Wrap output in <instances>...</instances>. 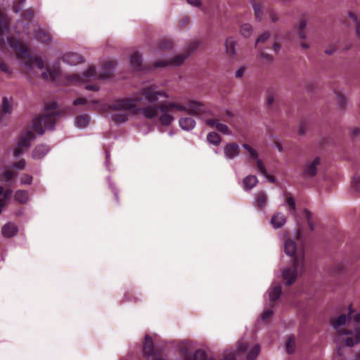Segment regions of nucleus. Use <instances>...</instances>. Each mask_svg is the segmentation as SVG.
I'll return each mask as SVG.
<instances>
[{"mask_svg": "<svg viewBox=\"0 0 360 360\" xmlns=\"http://www.w3.org/2000/svg\"><path fill=\"white\" fill-rule=\"evenodd\" d=\"M174 110L187 112L190 115L196 116L200 115H214L207 105L193 100L189 101L186 105L175 102L162 101L158 104L139 108V111L148 119L155 118L160 112L161 115L159 117V121L161 124L165 126L169 125L174 120V117L170 114Z\"/></svg>", "mask_w": 360, "mask_h": 360, "instance_id": "nucleus-1", "label": "nucleus"}, {"mask_svg": "<svg viewBox=\"0 0 360 360\" xmlns=\"http://www.w3.org/2000/svg\"><path fill=\"white\" fill-rule=\"evenodd\" d=\"M160 97L167 98L169 96L165 91H159L155 86L150 85L143 88L134 97L115 100L108 105V109L116 111L131 110L136 107V103H142L143 99L149 103H155Z\"/></svg>", "mask_w": 360, "mask_h": 360, "instance_id": "nucleus-2", "label": "nucleus"}, {"mask_svg": "<svg viewBox=\"0 0 360 360\" xmlns=\"http://www.w3.org/2000/svg\"><path fill=\"white\" fill-rule=\"evenodd\" d=\"M284 250L286 255L292 257V266L287 267L282 272V277L288 285L293 284L297 278L298 271H305L304 251L302 247H297L292 239L285 242Z\"/></svg>", "mask_w": 360, "mask_h": 360, "instance_id": "nucleus-3", "label": "nucleus"}, {"mask_svg": "<svg viewBox=\"0 0 360 360\" xmlns=\"http://www.w3.org/2000/svg\"><path fill=\"white\" fill-rule=\"evenodd\" d=\"M8 42L10 47L15 51L17 58L22 60V67L27 73H30L34 67L39 70L44 69V60L38 56L32 57L28 48L20 40L11 36L8 37Z\"/></svg>", "mask_w": 360, "mask_h": 360, "instance_id": "nucleus-4", "label": "nucleus"}, {"mask_svg": "<svg viewBox=\"0 0 360 360\" xmlns=\"http://www.w3.org/2000/svg\"><path fill=\"white\" fill-rule=\"evenodd\" d=\"M45 110V114L34 118L32 122L33 130L40 135L44 133V128L53 129L57 117L60 116L58 104L55 101L46 103Z\"/></svg>", "mask_w": 360, "mask_h": 360, "instance_id": "nucleus-5", "label": "nucleus"}, {"mask_svg": "<svg viewBox=\"0 0 360 360\" xmlns=\"http://www.w3.org/2000/svg\"><path fill=\"white\" fill-rule=\"evenodd\" d=\"M116 66V63L113 60L106 61L104 63L103 68V72L101 73L98 77L100 79H107L112 77L113 70ZM96 68L94 66H91L89 69L82 73L79 74H74L72 75H69L67 77V79L70 82H86L90 81L93 78H96Z\"/></svg>", "mask_w": 360, "mask_h": 360, "instance_id": "nucleus-6", "label": "nucleus"}, {"mask_svg": "<svg viewBox=\"0 0 360 360\" xmlns=\"http://www.w3.org/2000/svg\"><path fill=\"white\" fill-rule=\"evenodd\" d=\"M270 33L269 32H265L263 34H262L256 41V46L260 51V57L263 60H266V63L271 62L273 60V57L272 56L264 52V49L268 48V46H263L262 44H272L273 49L274 50L275 52H277L278 50L280 49V45L278 44V43L274 41V40H271L270 41Z\"/></svg>", "mask_w": 360, "mask_h": 360, "instance_id": "nucleus-7", "label": "nucleus"}, {"mask_svg": "<svg viewBox=\"0 0 360 360\" xmlns=\"http://www.w3.org/2000/svg\"><path fill=\"white\" fill-rule=\"evenodd\" d=\"M34 16V12L32 9L29 8L25 10L22 14V20L17 22L15 25V32L18 33H24L27 36H30L31 32L30 31V26L32 24V20Z\"/></svg>", "mask_w": 360, "mask_h": 360, "instance_id": "nucleus-8", "label": "nucleus"}, {"mask_svg": "<svg viewBox=\"0 0 360 360\" xmlns=\"http://www.w3.org/2000/svg\"><path fill=\"white\" fill-rule=\"evenodd\" d=\"M243 147L249 152L251 158L256 161L257 167L259 172L263 174L270 183H275L276 178L268 174L262 161L258 158L257 152L247 143H244Z\"/></svg>", "mask_w": 360, "mask_h": 360, "instance_id": "nucleus-9", "label": "nucleus"}, {"mask_svg": "<svg viewBox=\"0 0 360 360\" xmlns=\"http://www.w3.org/2000/svg\"><path fill=\"white\" fill-rule=\"evenodd\" d=\"M321 164L320 158L316 157L312 161L306 162L302 172V176L304 179L312 178L316 175L317 167Z\"/></svg>", "mask_w": 360, "mask_h": 360, "instance_id": "nucleus-10", "label": "nucleus"}, {"mask_svg": "<svg viewBox=\"0 0 360 360\" xmlns=\"http://www.w3.org/2000/svg\"><path fill=\"white\" fill-rule=\"evenodd\" d=\"M346 321L347 316L345 314H342L339 316L338 318L331 320L332 326L336 330L337 333L340 335L352 334V332L350 330L340 328L342 326L345 325Z\"/></svg>", "mask_w": 360, "mask_h": 360, "instance_id": "nucleus-11", "label": "nucleus"}, {"mask_svg": "<svg viewBox=\"0 0 360 360\" xmlns=\"http://www.w3.org/2000/svg\"><path fill=\"white\" fill-rule=\"evenodd\" d=\"M35 139L34 132L31 130H25L21 132L18 143L20 146H22L25 148H29L32 141Z\"/></svg>", "mask_w": 360, "mask_h": 360, "instance_id": "nucleus-12", "label": "nucleus"}, {"mask_svg": "<svg viewBox=\"0 0 360 360\" xmlns=\"http://www.w3.org/2000/svg\"><path fill=\"white\" fill-rule=\"evenodd\" d=\"M31 35H32L33 37L38 40L39 42L43 44H48L51 41V34L47 30L41 29L40 27H38L37 29L34 30L33 33H31V34L29 37H30Z\"/></svg>", "mask_w": 360, "mask_h": 360, "instance_id": "nucleus-13", "label": "nucleus"}, {"mask_svg": "<svg viewBox=\"0 0 360 360\" xmlns=\"http://www.w3.org/2000/svg\"><path fill=\"white\" fill-rule=\"evenodd\" d=\"M188 56V54H181L178 55L176 57H174L172 60H171L169 62L162 60L160 62H156L154 64L155 68H164L169 65H174V66H179L181 65L185 59Z\"/></svg>", "mask_w": 360, "mask_h": 360, "instance_id": "nucleus-14", "label": "nucleus"}, {"mask_svg": "<svg viewBox=\"0 0 360 360\" xmlns=\"http://www.w3.org/2000/svg\"><path fill=\"white\" fill-rule=\"evenodd\" d=\"M143 356L148 358L155 354L154 344L152 338L146 335L143 347Z\"/></svg>", "mask_w": 360, "mask_h": 360, "instance_id": "nucleus-15", "label": "nucleus"}, {"mask_svg": "<svg viewBox=\"0 0 360 360\" xmlns=\"http://www.w3.org/2000/svg\"><path fill=\"white\" fill-rule=\"evenodd\" d=\"M206 124L211 127H215L219 131L224 134H230L229 127L226 124L219 122V119H207L206 120Z\"/></svg>", "mask_w": 360, "mask_h": 360, "instance_id": "nucleus-16", "label": "nucleus"}, {"mask_svg": "<svg viewBox=\"0 0 360 360\" xmlns=\"http://www.w3.org/2000/svg\"><path fill=\"white\" fill-rule=\"evenodd\" d=\"M63 60L71 65H76L83 61L81 55L77 53H68L63 56Z\"/></svg>", "mask_w": 360, "mask_h": 360, "instance_id": "nucleus-17", "label": "nucleus"}, {"mask_svg": "<svg viewBox=\"0 0 360 360\" xmlns=\"http://www.w3.org/2000/svg\"><path fill=\"white\" fill-rule=\"evenodd\" d=\"M49 150V148L47 145H37L32 150V157L35 160H40L47 154Z\"/></svg>", "mask_w": 360, "mask_h": 360, "instance_id": "nucleus-18", "label": "nucleus"}, {"mask_svg": "<svg viewBox=\"0 0 360 360\" xmlns=\"http://www.w3.org/2000/svg\"><path fill=\"white\" fill-rule=\"evenodd\" d=\"M239 146L236 143H228L224 148V153L227 158L233 159L238 155Z\"/></svg>", "mask_w": 360, "mask_h": 360, "instance_id": "nucleus-19", "label": "nucleus"}, {"mask_svg": "<svg viewBox=\"0 0 360 360\" xmlns=\"http://www.w3.org/2000/svg\"><path fill=\"white\" fill-rule=\"evenodd\" d=\"M1 232L4 237L11 238L17 233L18 227L14 224L8 223L2 227Z\"/></svg>", "mask_w": 360, "mask_h": 360, "instance_id": "nucleus-20", "label": "nucleus"}, {"mask_svg": "<svg viewBox=\"0 0 360 360\" xmlns=\"http://www.w3.org/2000/svg\"><path fill=\"white\" fill-rule=\"evenodd\" d=\"M286 221L285 215L282 213H277L272 216L271 224L275 229H279L283 226Z\"/></svg>", "mask_w": 360, "mask_h": 360, "instance_id": "nucleus-21", "label": "nucleus"}, {"mask_svg": "<svg viewBox=\"0 0 360 360\" xmlns=\"http://www.w3.org/2000/svg\"><path fill=\"white\" fill-rule=\"evenodd\" d=\"M281 292L282 288L279 284H276L271 288L269 295L270 302L272 304L280 297Z\"/></svg>", "mask_w": 360, "mask_h": 360, "instance_id": "nucleus-22", "label": "nucleus"}, {"mask_svg": "<svg viewBox=\"0 0 360 360\" xmlns=\"http://www.w3.org/2000/svg\"><path fill=\"white\" fill-rule=\"evenodd\" d=\"M179 125L183 129L189 131L195 126V121L190 117H181L179 120Z\"/></svg>", "mask_w": 360, "mask_h": 360, "instance_id": "nucleus-23", "label": "nucleus"}, {"mask_svg": "<svg viewBox=\"0 0 360 360\" xmlns=\"http://www.w3.org/2000/svg\"><path fill=\"white\" fill-rule=\"evenodd\" d=\"M12 112V107L6 97H4L1 104V110L0 112V124L4 120V113L11 114Z\"/></svg>", "mask_w": 360, "mask_h": 360, "instance_id": "nucleus-24", "label": "nucleus"}, {"mask_svg": "<svg viewBox=\"0 0 360 360\" xmlns=\"http://www.w3.org/2000/svg\"><path fill=\"white\" fill-rule=\"evenodd\" d=\"M131 64L132 67L137 71L143 69L142 66V58L139 52H134L131 56Z\"/></svg>", "mask_w": 360, "mask_h": 360, "instance_id": "nucleus-25", "label": "nucleus"}, {"mask_svg": "<svg viewBox=\"0 0 360 360\" xmlns=\"http://www.w3.org/2000/svg\"><path fill=\"white\" fill-rule=\"evenodd\" d=\"M267 202V196L264 191H259L256 196L255 206L262 210L265 207Z\"/></svg>", "mask_w": 360, "mask_h": 360, "instance_id": "nucleus-26", "label": "nucleus"}, {"mask_svg": "<svg viewBox=\"0 0 360 360\" xmlns=\"http://www.w3.org/2000/svg\"><path fill=\"white\" fill-rule=\"evenodd\" d=\"M257 179L254 175H249L243 179V186L245 190H250L255 187L257 183Z\"/></svg>", "mask_w": 360, "mask_h": 360, "instance_id": "nucleus-27", "label": "nucleus"}, {"mask_svg": "<svg viewBox=\"0 0 360 360\" xmlns=\"http://www.w3.org/2000/svg\"><path fill=\"white\" fill-rule=\"evenodd\" d=\"M15 200L19 203L24 204L28 200V193L24 190H18L14 195Z\"/></svg>", "mask_w": 360, "mask_h": 360, "instance_id": "nucleus-28", "label": "nucleus"}, {"mask_svg": "<svg viewBox=\"0 0 360 360\" xmlns=\"http://www.w3.org/2000/svg\"><path fill=\"white\" fill-rule=\"evenodd\" d=\"M89 122V116L87 115H79L76 117L75 123L78 127L84 128Z\"/></svg>", "mask_w": 360, "mask_h": 360, "instance_id": "nucleus-29", "label": "nucleus"}, {"mask_svg": "<svg viewBox=\"0 0 360 360\" xmlns=\"http://www.w3.org/2000/svg\"><path fill=\"white\" fill-rule=\"evenodd\" d=\"M236 41L233 37H229L226 41V48L228 54L231 56L235 54Z\"/></svg>", "mask_w": 360, "mask_h": 360, "instance_id": "nucleus-30", "label": "nucleus"}, {"mask_svg": "<svg viewBox=\"0 0 360 360\" xmlns=\"http://www.w3.org/2000/svg\"><path fill=\"white\" fill-rule=\"evenodd\" d=\"M112 120L117 123L125 122L128 120V114L125 112H119L112 115Z\"/></svg>", "mask_w": 360, "mask_h": 360, "instance_id": "nucleus-31", "label": "nucleus"}, {"mask_svg": "<svg viewBox=\"0 0 360 360\" xmlns=\"http://www.w3.org/2000/svg\"><path fill=\"white\" fill-rule=\"evenodd\" d=\"M207 141L214 145H219L221 143V136L216 132H210L207 136Z\"/></svg>", "mask_w": 360, "mask_h": 360, "instance_id": "nucleus-32", "label": "nucleus"}, {"mask_svg": "<svg viewBox=\"0 0 360 360\" xmlns=\"http://www.w3.org/2000/svg\"><path fill=\"white\" fill-rule=\"evenodd\" d=\"M260 351V347L258 344L253 346L247 354V360H255Z\"/></svg>", "mask_w": 360, "mask_h": 360, "instance_id": "nucleus-33", "label": "nucleus"}, {"mask_svg": "<svg viewBox=\"0 0 360 360\" xmlns=\"http://www.w3.org/2000/svg\"><path fill=\"white\" fill-rule=\"evenodd\" d=\"M58 72L56 70H47L41 73V76L44 79H50L51 81H55L58 76Z\"/></svg>", "mask_w": 360, "mask_h": 360, "instance_id": "nucleus-34", "label": "nucleus"}, {"mask_svg": "<svg viewBox=\"0 0 360 360\" xmlns=\"http://www.w3.org/2000/svg\"><path fill=\"white\" fill-rule=\"evenodd\" d=\"M286 350L288 354H292L295 350V339L293 336L288 338L286 342Z\"/></svg>", "mask_w": 360, "mask_h": 360, "instance_id": "nucleus-35", "label": "nucleus"}, {"mask_svg": "<svg viewBox=\"0 0 360 360\" xmlns=\"http://www.w3.org/2000/svg\"><path fill=\"white\" fill-rule=\"evenodd\" d=\"M15 176V173L11 170L4 172L0 176V181H9Z\"/></svg>", "mask_w": 360, "mask_h": 360, "instance_id": "nucleus-36", "label": "nucleus"}, {"mask_svg": "<svg viewBox=\"0 0 360 360\" xmlns=\"http://www.w3.org/2000/svg\"><path fill=\"white\" fill-rule=\"evenodd\" d=\"M253 8L255 11V18L257 20H261L262 18V7L259 4L256 2L253 3Z\"/></svg>", "mask_w": 360, "mask_h": 360, "instance_id": "nucleus-37", "label": "nucleus"}, {"mask_svg": "<svg viewBox=\"0 0 360 360\" xmlns=\"http://www.w3.org/2000/svg\"><path fill=\"white\" fill-rule=\"evenodd\" d=\"M252 26L250 24H244L240 27V32L245 37H248L252 33Z\"/></svg>", "mask_w": 360, "mask_h": 360, "instance_id": "nucleus-38", "label": "nucleus"}, {"mask_svg": "<svg viewBox=\"0 0 360 360\" xmlns=\"http://www.w3.org/2000/svg\"><path fill=\"white\" fill-rule=\"evenodd\" d=\"M160 49L162 50H169L173 47V43L169 39H164L160 42Z\"/></svg>", "mask_w": 360, "mask_h": 360, "instance_id": "nucleus-39", "label": "nucleus"}, {"mask_svg": "<svg viewBox=\"0 0 360 360\" xmlns=\"http://www.w3.org/2000/svg\"><path fill=\"white\" fill-rule=\"evenodd\" d=\"M192 360H207L206 353L201 349H198L195 352Z\"/></svg>", "mask_w": 360, "mask_h": 360, "instance_id": "nucleus-40", "label": "nucleus"}, {"mask_svg": "<svg viewBox=\"0 0 360 360\" xmlns=\"http://www.w3.org/2000/svg\"><path fill=\"white\" fill-rule=\"evenodd\" d=\"M349 15L350 18L356 24V35L359 37H360V22H358L357 17L354 13L349 12Z\"/></svg>", "mask_w": 360, "mask_h": 360, "instance_id": "nucleus-41", "label": "nucleus"}, {"mask_svg": "<svg viewBox=\"0 0 360 360\" xmlns=\"http://www.w3.org/2000/svg\"><path fill=\"white\" fill-rule=\"evenodd\" d=\"M26 0H16L13 2V11L15 13H18L21 11L22 6L25 3Z\"/></svg>", "mask_w": 360, "mask_h": 360, "instance_id": "nucleus-42", "label": "nucleus"}, {"mask_svg": "<svg viewBox=\"0 0 360 360\" xmlns=\"http://www.w3.org/2000/svg\"><path fill=\"white\" fill-rule=\"evenodd\" d=\"M306 26L307 22L304 20H302L300 22L298 34L300 39H304L306 37V35L304 32V30L306 27Z\"/></svg>", "mask_w": 360, "mask_h": 360, "instance_id": "nucleus-43", "label": "nucleus"}, {"mask_svg": "<svg viewBox=\"0 0 360 360\" xmlns=\"http://www.w3.org/2000/svg\"><path fill=\"white\" fill-rule=\"evenodd\" d=\"M354 313L352 305L349 307V316L350 319H353L356 323L360 322V312Z\"/></svg>", "mask_w": 360, "mask_h": 360, "instance_id": "nucleus-44", "label": "nucleus"}, {"mask_svg": "<svg viewBox=\"0 0 360 360\" xmlns=\"http://www.w3.org/2000/svg\"><path fill=\"white\" fill-rule=\"evenodd\" d=\"M266 96H267V104L268 105H271L274 101V91L273 89H269L266 91Z\"/></svg>", "mask_w": 360, "mask_h": 360, "instance_id": "nucleus-45", "label": "nucleus"}, {"mask_svg": "<svg viewBox=\"0 0 360 360\" xmlns=\"http://www.w3.org/2000/svg\"><path fill=\"white\" fill-rule=\"evenodd\" d=\"M336 96H337V101H338V104L339 107L341 108H343L345 106V103H346V100H345V96L340 93H337Z\"/></svg>", "mask_w": 360, "mask_h": 360, "instance_id": "nucleus-46", "label": "nucleus"}, {"mask_svg": "<svg viewBox=\"0 0 360 360\" xmlns=\"http://www.w3.org/2000/svg\"><path fill=\"white\" fill-rule=\"evenodd\" d=\"M25 150H27V148H24L22 146H20L19 143H18L16 148L13 150L14 157H19L24 153Z\"/></svg>", "mask_w": 360, "mask_h": 360, "instance_id": "nucleus-47", "label": "nucleus"}, {"mask_svg": "<svg viewBox=\"0 0 360 360\" xmlns=\"http://www.w3.org/2000/svg\"><path fill=\"white\" fill-rule=\"evenodd\" d=\"M304 213L311 231H314V226L311 221V213L308 210H304Z\"/></svg>", "mask_w": 360, "mask_h": 360, "instance_id": "nucleus-48", "label": "nucleus"}, {"mask_svg": "<svg viewBox=\"0 0 360 360\" xmlns=\"http://www.w3.org/2000/svg\"><path fill=\"white\" fill-rule=\"evenodd\" d=\"M286 203L290 207V208L295 212L296 209L295 202L294 198L292 196H289L286 198Z\"/></svg>", "mask_w": 360, "mask_h": 360, "instance_id": "nucleus-49", "label": "nucleus"}, {"mask_svg": "<svg viewBox=\"0 0 360 360\" xmlns=\"http://www.w3.org/2000/svg\"><path fill=\"white\" fill-rule=\"evenodd\" d=\"M32 181V177L29 174H24L20 179V182L22 184H31Z\"/></svg>", "mask_w": 360, "mask_h": 360, "instance_id": "nucleus-50", "label": "nucleus"}, {"mask_svg": "<svg viewBox=\"0 0 360 360\" xmlns=\"http://www.w3.org/2000/svg\"><path fill=\"white\" fill-rule=\"evenodd\" d=\"M353 187L358 190L360 188V176L356 175L352 180Z\"/></svg>", "mask_w": 360, "mask_h": 360, "instance_id": "nucleus-51", "label": "nucleus"}, {"mask_svg": "<svg viewBox=\"0 0 360 360\" xmlns=\"http://www.w3.org/2000/svg\"><path fill=\"white\" fill-rule=\"evenodd\" d=\"M266 13L269 15L273 22H276L278 20L277 14L275 13L274 11H272L271 9H269L268 11H266Z\"/></svg>", "mask_w": 360, "mask_h": 360, "instance_id": "nucleus-52", "label": "nucleus"}, {"mask_svg": "<svg viewBox=\"0 0 360 360\" xmlns=\"http://www.w3.org/2000/svg\"><path fill=\"white\" fill-rule=\"evenodd\" d=\"M26 162L24 159H21L14 164V167L19 169H23L25 167Z\"/></svg>", "mask_w": 360, "mask_h": 360, "instance_id": "nucleus-53", "label": "nucleus"}, {"mask_svg": "<svg viewBox=\"0 0 360 360\" xmlns=\"http://www.w3.org/2000/svg\"><path fill=\"white\" fill-rule=\"evenodd\" d=\"M13 193V191L11 189H7L5 191H4L3 193V198L4 200V202L6 203V201L11 198Z\"/></svg>", "mask_w": 360, "mask_h": 360, "instance_id": "nucleus-54", "label": "nucleus"}, {"mask_svg": "<svg viewBox=\"0 0 360 360\" xmlns=\"http://www.w3.org/2000/svg\"><path fill=\"white\" fill-rule=\"evenodd\" d=\"M248 348V345L246 342H239L238 345V349L239 352H245Z\"/></svg>", "mask_w": 360, "mask_h": 360, "instance_id": "nucleus-55", "label": "nucleus"}, {"mask_svg": "<svg viewBox=\"0 0 360 360\" xmlns=\"http://www.w3.org/2000/svg\"><path fill=\"white\" fill-rule=\"evenodd\" d=\"M87 99L85 98H78L73 101L74 105H86L87 103Z\"/></svg>", "mask_w": 360, "mask_h": 360, "instance_id": "nucleus-56", "label": "nucleus"}, {"mask_svg": "<svg viewBox=\"0 0 360 360\" xmlns=\"http://www.w3.org/2000/svg\"><path fill=\"white\" fill-rule=\"evenodd\" d=\"M272 314L273 311L271 309H268L264 311V313L262 315V319L263 321H267L271 316Z\"/></svg>", "mask_w": 360, "mask_h": 360, "instance_id": "nucleus-57", "label": "nucleus"}, {"mask_svg": "<svg viewBox=\"0 0 360 360\" xmlns=\"http://www.w3.org/2000/svg\"><path fill=\"white\" fill-rule=\"evenodd\" d=\"M354 344H356L355 342V338L354 339L352 337H347L345 339V345L348 347H353Z\"/></svg>", "mask_w": 360, "mask_h": 360, "instance_id": "nucleus-58", "label": "nucleus"}, {"mask_svg": "<svg viewBox=\"0 0 360 360\" xmlns=\"http://www.w3.org/2000/svg\"><path fill=\"white\" fill-rule=\"evenodd\" d=\"M245 67L240 68L236 72V77L237 78H240L243 77L244 72H245Z\"/></svg>", "mask_w": 360, "mask_h": 360, "instance_id": "nucleus-59", "label": "nucleus"}, {"mask_svg": "<svg viewBox=\"0 0 360 360\" xmlns=\"http://www.w3.org/2000/svg\"><path fill=\"white\" fill-rule=\"evenodd\" d=\"M0 70L5 73L10 72L9 69H8V66L6 65V64L3 62L0 63Z\"/></svg>", "mask_w": 360, "mask_h": 360, "instance_id": "nucleus-60", "label": "nucleus"}, {"mask_svg": "<svg viewBox=\"0 0 360 360\" xmlns=\"http://www.w3.org/2000/svg\"><path fill=\"white\" fill-rule=\"evenodd\" d=\"M85 88L88 90H91V91H97L99 89L98 86L96 84L86 85Z\"/></svg>", "mask_w": 360, "mask_h": 360, "instance_id": "nucleus-61", "label": "nucleus"}, {"mask_svg": "<svg viewBox=\"0 0 360 360\" xmlns=\"http://www.w3.org/2000/svg\"><path fill=\"white\" fill-rule=\"evenodd\" d=\"M355 342L359 343L360 342V328H358L355 331Z\"/></svg>", "mask_w": 360, "mask_h": 360, "instance_id": "nucleus-62", "label": "nucleus"}, {"mask_svg": "<svg viewBox=\"0 0 360 360\" xmlns=\"http://www.w3.org/2000/svg\"><path fill=\"white\" fill-rule=\"evenodd\" d=\"M360 134V128H354L353 129V130L352 131V136L353 137H356L357 136H359Z\"/></svg>", "mask_w": 360, "mask_h": 360, "instance_id": "nucleus-63", "label": "nucleus"}, {"mask_svg": "<svg viewBox=\"0 0 360 360\" xmlns=\"http://www.w3.org/2000/svg\"><path fill=\"white\" fill-rule=\"evenodd\" d=\"M224 360H236V356L234 354H229L225 356Z\"/></svg>", "mask_w": 360, "mask_h": 360, "instance_id": "nucleus-64", "label": "nucleus"}]
</instances>
